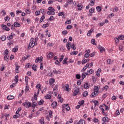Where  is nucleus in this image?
<instances>
[{
  "label": "nucleus",
  "instance_id": "f257e3e1",
  "mask_svg": "<svg viewBox=\"0 0 124 124\" xmlns=\"http://www.w3.org/2000/svg\"><path fill=\"white\" fill-rule=\"evenodd\" d=\"M34 39L31 38V41L29 43V46H28V49H31V48H33L34 47V45H35V43L34 42Z\"/></svg>",
  "mask_w": 124,
  "mask_h": 124
},
{
  "label": "nucleus",
  "instance_id": "f03ea898",
  "mask_svg": "<svg viewBox=\"0 0 124 124\" xmlns=\"http://www.w3.org/2000/svg\"><path fill=\"white\" fill-rule=\"evenodd\" d=\"M90 83L85 82L83 85L81 86V89H84V88L85 90H88L90 89Z\"/></svg>",
  "mask_w": 124,
  "mask_h": 124
},
{
  "label": "nucleus",
  "instance_id": "7ed1b4c3",
  "mask_svg": "<svg viewBox=\"0 0 124 124\" xmlns=\"http://www.w3.org/2000/svg\"><path fill=\"white\" fill-rule=\"evenodd\" d=\"M79 93V88L76 87L75 86V88L74 89V92L73 93V95H74V96H76V95H77Z\"/></svg>",
  "mask_w": 124,
  "mask_h": 124
},
{
  "label": "nucleus",
  "instance_id": "20e7f679",
  "mask_svg": "<svg viewBox=\"0 0 124 124\" xmlns=\"http://www.w3.org/2000/svg\"><path fill=\"white\" fill-rule=\"evenodd\" d=\"M23 106H25L26 108H30L31 106V103L30 102H25L22 104Z\"/></svg>",
  "mask_w": 124,
  "mask_h": 124
},
{
  "label": "nucleus",
  "instance_id": "39448f33",
  "mask_svg": "<svg viewBox=\"0 0 124 124\" xmlns=\"http://www.w3.org/2000/svg\"><path fill=\"white\" fill-rule=\"evenodd\" d=\"M1 28L2 30L4 31H10V29L7 27V26L4 24H1Z\"/></svg>",
  "mask_w": 124,
  "mask_h": 124
},
{
  "label": "nucleus",
  "instance_id": "423d86ee",
  "mask_svg": "<svg viewBox=\"0 0 124 124\" xmlns=\"http://www.w3.org/2000/svg\"><path fill=\"white\" fill-rule=\"evenodd\" d=\"M42 61H43V57H40L37 58L35 62H41Z\"/></svg>",
  "mask_w": 124,
  "mask_h": 124
},
{
  "label": "nucleus",
  "instance_id": "0eeeda50",
  "mask_svg": "<svg viewBox=\"0 0 124 124\" xmlns=\"http://www.w3.org/2000/svg\"><path fill=\"white\" fill-rule=\"evenodd\" d=\"M98 48L100 50L101 53H103V52L105 51V48L100 45L98 46Z\"/></svg>",
  "mask_w": 124,
  "mask_h": 124
},
{
  "label": "nucleus",
  "instance_id": "6e6552de",
  "mask_svg": "<svg viewBox=\"0 0 124 124\" xmlns=\"http://www.w3.org/2000/svg\"><path fill=\"white\" fill-rule=\"evenodd\" d=\"M62 108H65L66 110L67 111H69L70 110V108L69 107V106L66 104H63L62 106Z\"/></svg>",
  "mask_w": 124,
  "mask_h": 124
},
{
  "label": "nucleus",
  "instance_id": "1a4fd4ad",
  "mask_svg": "<svg viewBox=\"0 0 124 124\" xmlns=\"http://www.w3.org/2000/svg\"><path fill=\"white\" fill-rule=\"evenodd\" d=\"M63 89H64L65 88V91L67 92H69L70 91V89H69V85L68 84H66L65 86H62Z\"/></svg>",
  "mask_w": 124,
  "mask_h": 124
},
{
  "label": "nucleus",
  "instance_id": "9d476101",
  "mask_svg": "<svg viewBox=\"0 0 124 124\" xmlns=\"http://www.w3.org/2000/svg\"><path fill=\"white\" fill-rule=\"evenodd\" d=\"M98 94V92H97L96 91H94L90 95L91 97H95L96 95H97Z\"/></svg>",
  "mask_w": 124,
  "mask_h": 124
},
{
  "label": "nucleus",
  "instance_id": "9b49d317",
  "mask_svg": "<svg viewBox=\"0 0 124 124\" xmlns=\"http://www.w3.org/2000/svg\"><path fill=\"white\" fill-rule=\"evenodd\" d=\"M71 45V43L70 42H68L66 44V47L68 50H69L70 49Z\"/></svg>",
  "mask_w": 124,
  "mask_h": 124
},
{
  "label": "nucleus",
  "instance_id": "f8f14e48",
  "mask_svg": "<svg viewBox=\"0 0 124 124\" xmlns=\"http://www.w3.org/2000/svg\"><path fill=\"white\" fill-rule=\"evenodd\" d=\"M14 27L15 28H18L19 27H21V24L17 22H16L14 23Z\"/></svg>",
  "mask_w": 124,
  "mask_h": 124
},
{
  "label": "nucleus",
  "instance_id": "ddd939ff",
  "mask_svg": "<svg viewBox=\"0 0 124 124\" xmlns=\"http://www.w3.org/2000/svg\"><path fill=\"white\" fill-rule=\"evenodd\" d=\"M102 121H103V122H105L106 123H108L109 120H108V117L105 116L103 118Z\"/></svg>",
  "mask_w": 124,
  "mask_h": 124
},
{
  "label": "nucleus",
  "instance_id": "4468645a",
  "mask_svg": "<svg viewBox=\"0 0 124 124\" xmlns=\"http://www.w3.org/2000/svg\"><path fill=\"white\" fill-rule=\"evenodd\" d=\"M18 48H19L18 46H16L15 48H13L12 52H14V53H16V52L18 51Z\"/></svg>",
  "mask_w": 124,
  "mask_h": 124
},
{
  "label": "nucleus",
  "instance_id": "2eb2a0df",
  "mask_svg": "<svg viewBox=\"0 0 124 124\" xmlns=\"http://www.w3.org/2000/svg\"><path fill=\"white\" fill-rule=\"evenodd\" d=\"M93 69H90L89 70H88L87 72V75H90V74H93Z\"/></svg>",
  "mask_w": 124,
  "mask_h": 124
},
{
  "label": "nucleus",
  "instance_id": "dca6fc26",
  "mask_svg": "<svg viewBox=\"0 0 124 124\" xmlns=\"http://www.w3.org/2000/svg\"><path fill=\"white\" fill-rule=\"evenodd\" d=\"M78 124H86V122L83 119H80Z\"/></svg>",
  "mask_w": 124,
  "mask_h": 124
},
{
  "label": "nucleus",
  "instance_id": "f3484780",
  "mask_svg": "<svg viewBox=\"0 0 124 124\" xmlns=\"http://www.w3.org/2000/svg\"><path fill=\"white\" fill-rule=\"evenodd\" d=\"M7 98L8 100H11L14 99V96L10 95L7 96Z\"/></svg>",
  "mask_w": 124,
  "mask_h": 124
},
{
  "label": "nucleus",
  "instance_id": "a211bd4d",
  "mask_svg": "<svg viewBox=\"0 0 124 124\" xmlns=\"http://www.w3.org/2000/svg\"><path fill=\"white\" fill-rule=\"evenodd\" d=\"M56 80L54 78H50L49 80V83L50 85H52V84H54L55 83V81Z\"/></svg>",
  "mask_w": 124,
  "mask_h": 124
},
{
  "label": "nucleus",
  "instance_id": "6ab92c4d",
  "mask_svg": "<svg viewBox=\"0 0 124 124\" xmlns=\"http://www.w3.org/2000/svg\"><path fill=\"white\" fill-rule=\"evenodd\" d=\"M88 95L89 94L88 93L87 91H85L82 93V95L83 97H86V96H88Z\"/></svg>",
  "mask_w": 124,
  "mask_h": 124
},
{
  "label": "nucleus",
  "instance_id": "aec40b11",
  "mask_svg": "<svg viewBox=\"0 0 124 124\" xmlns=\"http://www.w3.org/2000/svg\"><path fill=\"white\" fill-rule=\"evenodd\" d=\"M67 60H68V58H65L63 61H62L63 64H67Z\"/></svg>",
  "mask_w": 124,
  "mask_h": 124
},
{
  "label": "nucleus",
  "instance_id": "412c9836",
  "mask_svg": "<svg viewBox=\"0 0 124 124\" xmlns=\"http://www.w3.org/2000/svg\"><path fill=\"white\" fill-rule=\"evenodd\" d=\"M94 1H95V0H90V5H91V6L94 5Z\"/></svg>",
  "mask_w": 124,
  "mask_h": 124
},
{
  "label": "nucleus",
  "instance_id": "4be33fe9",
  "mask_svg": "<svg viewBox=\"0 0 124 124\" xmlns=\"http://www.w3.org/2000/svg\"><path fill=\"white\" fill-rule=\"evenodd\" d=\"M93 31V29H91L90 31H88L87 33L88 36H91Z\"/></svg>",
  "mask_w": 124,
  "mask_h": 124
},
{
  "label": "nucleus",
  "instance_id": "5701e85b",
  "mask_svg": "<svg viewBox=\"0 0 124 124\" xmlns=\"http://www.w3.org/2000/svg\"><path fill=\"white\" fill-rule=\"evenodd\" d=\"M57 106V102H53L51 104V107H52L53 108H56Z\"/></svg>",
  "mask_w": 124,
  "mask_h": 124
},
{
  "label": "nucleus",
  "instance_id": "b1692460",
  "mask_svg": "<svg viewBox=\"0 0 124 124\" xmlns=\"http://www.w3.org/2000/svg\"><path fill=\"white\" fill-rule=\"evenodd\" d=\"M87 75H88L87 73H83L81 76L82 79H85V78L86 77Z\"/></svg>",
  "mask_w": 124,
  "mask_h": 124
},
{
  "label": "nucleus",
  "instance_id": "393cba45",
  "mask_svg": "<svg viewBox=\"0 0 124 124\" xmlns=\"http://www.w3.org/2000/svg\"><path fill=\"white\" fill-rule=\"evenodd\" d=\"M89 62V60L83 59L81 62L82 64H85V63H86V62Z\"/></svg>",
  "mask_w": 124,
  "mask_h": 124
},
{
  "label": "nucleus",
  "instance_id": "a878e982",
  "mask_svg": "<svg viewBox=\"0 0 124 124\" xmlns=\"http://www.w3.org/2000/svg\"><path fill=\"white\" fill-rule=\"evenodd\" d=\"M39 123L41 124H44V118L42 117L41 119L39 120Z\"/></svg>",
  "mask_w": 124,
  "mask_h": 124
},
{
  "label": "nucleus",
  "instance_id": "bb28decb",
  "mask_svg": "<svg viewBox=\"0 0 124 124\" xmlns=\"http://www.w3.org/2000/svg\"><path fill=\"white\" fill-rule=\"evenodd\" d=\"M16 115H15L13 116L14 119H17V118H19L20 117V115L19 113H16Z\"/></svg>",
  "mask_w": 124,
  "mask_h": 124
},
{
  "label": "nucleus",
  "instance_id": "cd10ccee",
  "mask_svg": "<svg viewBox=\"0 0 124 124\" xmlns=\"http://www.w3.org/2000/svg\"><path fill=\"white\" fill-rule=\"evenodd\" d=\"M118 39L120 40H124V35H120L118 37Z\"/></svg>",
  "mask_w": 124,
  "mask_h": 124
},
{
  "label": "nucleus",
  "instance_id": "c85d7f7f",
  "mask_svg": "<svg viewBox=\"0 0 124 124\" xmlns=\"http://www.w3.org/2000/svg\"><path fill=\"white\" fill-rule=\"evenodd\" d=\"M0 39L2 41H4V40L6 39V36H5V35H2L1 36Z\"/></svg>",
  "mask_w": 124,
  "mask_h": 124
},
{
  "label": "nucleus",
  "instance_id": "c756f323",
  "mask_svg": "<svg viewBox=\"0 0 124 124\" xmlns=\"http://www.w3.org/2000/svg\"><path fill=\"white\" fill-rule=\"evenodd\" d=\"M53 56H54V53H53L52 52H50L47 55V58H52V57H53Z\"/></svg>",
  "mask_w": 124,
  "mask_h": 124
},
{
  "label": "nucleus",
  "instance_id": "7c9ffc66",
  "mask_svg": "<svg viewBox=\"0 0 124 124\" xmlns=\"http://www.w3.org/2000/svg\"><path fill=\"white\" fill-rule=\"evenodd\" d=\"M71 48H72L73 50H76V46H75V45H74V43L71 45Z\"/></svg>",
  "mask_w": 124,
  "mask_h": 124
},
{
  "label": "nucleus",
  "instance_id": "2f4dec72",
  "mask_svg": "<svg viewBox=\"0 0 124 124\" xmlns=\"http://www.w3.org/2000/svg\"><path fill=\"white\" fill-rule=\"evenodd\" d=\"M78 54V51H73V52L70 53V55L72 56V55H77Z\"/></svg>",
  "mask_w": 124,
  "mask_h": 124
},
{
  "label": "nucleus",
  "instance_id": "473e14b6",
  "mask_svg": "<svg viewBox=\"0 0 124 124\" xmlns=\"http://www.w3.org/2000/svg\"><path fill=\"white\" fill-rule=\"evenodd\" d=\"M96 9L98 12H100V11H101V8L99 6H97Z\"/></svg>",
  "mask_w": 124,
  "mask_h": 124
},
{
  "label": "nucleus",
  "instance_id": "72a5a7b5",
  "mask_svg": "<svg viewBox=\"0 0 124 124\" xmlns=\"http://www.w3.org/2000/svg\"><path fill=\"white\" fill-rule=\"evenodd\" d=\"M49 27V24L48 23H46V24H44L42 26L43 29H46V28H48Z\"/></svg>",
  "mask_w": 124,
  "mask_h": 124
},
{
  "label": "nucleus",
  "instance_id": "f704fd0d",
  "mask_svg": "<svg viewBox=\"0 0 124 124\" xmlns=\"http://www.w3.org/2000/svg\"><path fill=\"white\" fill-rule=\"evenodd\" d=\"M36 88H37V89H38V90L39 91L40 90H41V85H40V84H38L36 85Z\"/></svg>",
  "mask_w": 124,
  "mask_h": 124
},
{
  "label": "nucleus",
  "instance_id": "c9c22d12",
  "mask_svg": "<svg viewBox=\"0 0 124 124\" xmlns=\"http://www.w3.org/2000/svg\"><path fill=\"white\" fill-rule=\"evenodd\" d=\"M44 103V101L43 99H41L39 102L38 104L39 105H43V104Z\"/></svg>",
  "mask_w": 124,
  "mask_h": 124
},
{
  "label": "nucleus",
  "instance_id": "e433bc0d",
  "mask_svg": "<svg viewBox=\"0 0 124 124\" xmlns=\"http://www.w3.org/2000/svg\"><path fill=\"white\" fill-rule=\"evenodd\" d=\"M20 68V66H18V65L16 64V73H18V71L19 70V69Z\"/></svg>",
  "mask_w": 124,
  "mask_h": 124
},
{
  "label": "nucleus",
  "instance_id": "4c0bfd02",
  "mask_svg": "<svg viewBox=\"0 0 124 124\" xmlns=\"http://www.w3.org/2000/svg\"><path fill=\"white\" fill-rule=\"evenodd\" d=\"M26 68H30L31 67V65L30 63H28L26 66H25Z\"/></svg>",
  "mask_w": 124,
  "mask_h": 124
},
{
  "label": "nucleus",
  "instance_id": "58836bf2",
  "mask_svg": "<svg viewBox=\"0 0 124 124\" xmlns=\"http://www.w3.org/2000/svg\"><path fill=\"white\" fill-rule=\"evenodd\" d=\"M117 37L114 38V40H115L116 44H117L118 43H119V42H120V40Z\"/></svg>",
  "mask_w": 124,
  "mask_h": 124
},
{
  "label": "nucleus",
  "instance_id": "ea45409f",
  "mask_svg": "<svg viewBox=\"0 0 124 124\" xmlns=\"http://www.w3.org/2000/svg\"><path fill=\"white\" fill-rule=\"evenodd\" d=\"M40 12L42 13V14H45L46 12H45V10H44V9H41L40 10Z\"/></svg>",
  "mask_w": 124,
  "mask_h": 124
},
{
  "label": "nucleus",
  "instance_id": "a19ab883",
  "mask_svg": "<svg viewBox=\"0 0 124 124\" xmlns=\"http://www.w3.org/2000/svg\"><path fill=\"white\" fill-rule=\"evenodd\" d=\"M9 59V56H8V55H5L4 57V60H5V61H7Z\"/></svg>",
  "mask_w": 124,
  "mask_h": 124
},
{
  "label": "nucleus",
  "instance_id": "79ce46f5",
  "mask_svg": "<svg viewBox=\"0 0 124 124\" xmlns=\"http://www.w3.org/2000/svg\"><path fill=\"white\" fill-rule=\"evenodd\" d=\"M90 13H93L94 12V8H92L89 10Z\"/></svg>",
  "mask_w": 124,
  "mask_h": 124
},
{
  "label": "nucleus",
  "instance_id": "37998d69",
  "mask_svg": "<svg viewBox=\"0 0 124 124\" xmlns=\"http://www.w3.org/2000/svg\"><path fill=\"white\" fill-rule=\"evenodd\" d=\"M46 99H50L51 98V95L49 94H46L45 96Z\"/></svg>",
  "mask_w": 124,
  "mask_h": 124
},
{
  "label": "nucleus",
  "instance_id": "c03bdc74",
  "mask_svg": "<svg viewBox=\"0 0 124 124\" xmlns=\"http://www.w3.org/2000/svg\"><path fill=\"white\" fill-rule=\"evenodd\" d=\"M55 64L59 65V66H60V65H61V63L59 62V60H56L55 62Z\"/></svg>",
  "mask_w": 124,
  "mask_h": 124
},
{
  "label": "nucleus",
  "instance_id": "a18cd8bd",
  "mask_svg": "<svg viewBox=\"0 0 124 124\" xmlns=\"http://www.w3.org/2000/svg\"><path fill=\"white\" fill-rule=\"evenodd\" d=\"M78 10H82V5L80 4L78 5Z\"/></svg>",
  "mask_w": 124,
  "mask_h": 124
},
{
  "label": "nucleus",
  "instance_id": "49530a36",
  "mask_svg": "<svg viewBox=\"0 0 124 124\" xmlns=\"http://www.w3.org/2000/svg\"><path fill=\"white\" fill-rule=\"evenodd\" d=\"M98 87L97 86H94V92H97V93H98Z\"/></svg>",
  "mask_w": 124,
  "mask_h": 124
},
{
  "label": "nucleus",
  "instance_id": "de8ad7c7",
  "mask_svg": "<svg viewBox=\"0 0 124 124\" xmlns=\"http://www.w3.org/2000/svg\"><path fill=\"white\" fill-rule=\"evenodd\" d=\"M93 103H94V105H95V107H96V106H98V104H99V103H98V102L97 100H95V101H93Z\"/></svg>",
  "mask_w": 124,
  "mask_h": 124
},
{
  "label": "nucleus",
  "instance_id": "09e8293b",
  "mask_svg": "<svg viewBox=\"0 0 124 124\" xmlns=\"http://www.w3.org/2000/svg\"><path fill=\"white\" fill-rule=\"evenodd\" d=\"M72 28H73L72 26H71L70 25H68L66 27V29H67V30H70V29H72Z\"/></svg>",
  "mask_w": 124,
  "mask_h": 124
},
{
  "label": "nucleus",
  "instance_id": "8fccbe9b",
  "mask_svg": "<svg viewBox=\"0 0 124 124\" xmlns=\"http://www.w3.org/2000/svg\"><path fill=\"white\" fill-rule=\"evenodd\" d=\"M22 110V108H19L17 110H16V114H19L20 113V111Z\"/></svg>",
  "mask_w": 124,
  "mask_h": 124
},
{
  "label": "nucleus",
  "instance_id": "3c124183",
  "mask_svg": "<svg viewBox=\"0 0 124 124\" xmlns=\"http://www.w3.org/2000/svg\"><path fill=\"white\" fill-rule=\"evenodd\" d=\"M20 13H22V11L19 10H17L16 11V15H19Z\"/></svg>",
  "mask_w": 124,
  "mask_h": 124
},
{
  "label": "nucleus",
  "instance_id": "603ef678",
  "mask_svg": "<svg viewBox=\"0 0 124 124\" xmlns=\"http://www.w3.org/2000/svg\"><path fill=\"white\" fill-rule=\"evenodd\" d=\"M32 69H33L34 71H36V65H33L32 67Z\"/></svg>",
  "mask_w": 124,
  "mask_h": 124
},
{
  "label": "nucleus",
  "instance_id": "864d4df0",
  "mask_svg": "<svg viewBox=\"0 0 124 124\" xmlns=\"http://www.w3.org/2000/svg\"><path fill=\"white\" fill-rule=\"evenodd\" d=\"M28 80H29V77L26 76V77H25V82H26V85H28Z\"/></svg>",
  "mask_w": 124,
  "mask_h": 124
},
{
  "label": "nucleus",
  "instance_id": "5fc2aeb1",
  "mask_svg": "<svg viewBox=\"0 0 124 124\" xmlns=\"http://www.w3.org/2000/svg\"><path fill=\"white\" fill-rule=\"evenodd\" d=\"M113 12H118V11H119V9L117 7H115L113 10Z\"/></svg>",
  "mask_w": 124,
  "mask_h": 124
},
{
  "label": "nucleus",
  "instance_id": "6e6d98bb",
  "mask_svg": "<svg viewBox=\"0 0 124 124\" xmlns=\"http://www.w3.org/2000/svg\"><path fill=\"white\" fill-rule=\"evenodd\" d=\"M71 23V20L70 19H69L65 22V24L68 25V24H70Z\"/></svg>",
  "mask_w": 124,
  "mask_h": 124
},
{
  "label": "nucleus",
  "instance_id": "4d7b16f0",
  "mask_svg": "<svg viewBox=\"0 0 124 124\" xmlns=\"http://www.w3.org/2000/svg\"><path fill=\"white\" fill-rule=\"evenodd\" d=\"M47 76H49V77H52L53 76V73L52 72L48 73Z\"/></svg>",
  "mask_w": 124,
  "mask_h": 124
},
{
  "label": "nucleus",
  "instance_id": "13d9d810",
  "mask_svg": "<svg viewBox=\"0 0 124 124\" xmlns=\"http://www.w3.org/2000/svg\"><path fill=\"white\" fill-rule=\"evenodd\" d=\"M26 13H27V14H31V10L28 9H26L25 10Z\"/></svg>",
  "mask_w": 124,
  "mask_h": 124
},
{
  "label": "nucleus",
  "instance_id": "bf43d9fd",
  "mask_svg": "<svg viewBox=\"0 0 124 124\" xmlns=\"http://www.w3.org/2000/svg\"><path fill=\"white\" fill-rule=\"evenodd\" d=\"M91 42H92V44H93V45H95V39H93L92 40H91Z\"/></svg>",
  "mask_w": 124,
  "mask_h": 124
},
{
  "label": "nucleus",
  "instance_id": "052dcab7",
  "mask_svg": "<svg viewBox=\"0 0 124 124\" xmlns=\"http://www.w3.org/2000/svg\"><path fill=\"white\" fill-rule=\"evenodd\" d=\"M10 15L12 18H13L15 16V14L14 13V12H11Z\"/></svg>",
  "mask_w": 124,
  "mask_h": 124
},
{
  "label": "nucleus",
  "instance_id": "680f3d73",
  "mask_svg": "<svg viewBox=\"0 0 124 124\" xmlns=\"http://www.w3.org/2000/svg\"><path fill=\"white\" fill-rule=\"evenodd\" d=\"M84 57L85 58H89L90 57V53H86L85 55H84Z\"/></svg>",
  "mask_w": 124,
  "mask_h": 124
},
{
  "label": "nucleus",
  "instance_id": "e2e57ef3",
  "mask_svg": "<svg viewBox=\"0 0 124 124\" xmlns=\"http://www.w3.org/2000/svg\"><path fill=\"white\" fill-rule=\"evenodd\" d=\"M7 38L8 40H10V39H12V38H13V36L12 35L8 36Z\"/></svg>",
  "mask_w": 124,
  "mask_h": 124
},
{
  "label": "nucleus",
  "instance_id": "0e129e2a",
  "mask_svg": "<svg viewBox=\"0 0 124 124\" xmlns=\"http://www.w3.org/2000/svg\"><path fill=\"white\" fill-rule=\"evenodd\" d=\"M51 15H55V9H52V10H51Z\"/></svg>",
  "mask_w": 124,
  "mask_h": 124
},
{
  "label": "nucleus",
  "instance_id": "69168bd1",
  "mask_svg": "<svg viewBox=\"0 0 124 124\" xmlns=\"http://www.w3.org/2000/svg\"><path fill=\"white\" fill-rule=\"evenodd\" d=\"M35 15H36V16H38V15H40V11H36L35 12Z\"/></svg>",
  "mask_w": 124,
  "mask_h": 124
},
{
  "label": "nucleus",
  "instance_id": "338daca9",
  "mask_svg": "<svg viewBox=\"0 0 124 124\" xmlns=\"http://www.w3.org/2000/svg\"><path fill=\"white\" fill-rule=\"evenodd\" d=\"M10 19V18L9 16H6V17L4 18V20L6 21H9Z\"/></svg>",
  "mask_w": 124,
  "mask_h": 124
},
{
  "label": "nucleus",
  "instance_id": "774afa93",
  "mask_svg": "<svg viewBox=\"0 0 124 124\" xmlns=\"http://www.w3.org/2000/svg\"><path fill=\"white\" fill-rule=\"evenodd\" d=\"M64 56L63 55H62L61 58H60V62H62V60H63V58H64Z\"/></svg>",
  "mask_w": 124,
  "mask_h": 124
}]
</instances>
